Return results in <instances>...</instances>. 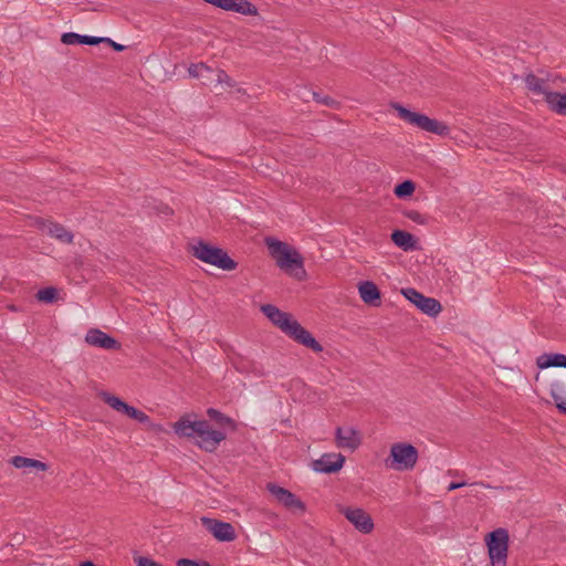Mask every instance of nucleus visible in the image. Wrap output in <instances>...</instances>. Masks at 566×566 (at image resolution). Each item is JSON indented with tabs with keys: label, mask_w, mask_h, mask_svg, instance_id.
Returning a JSON list of instances; mask_svg holds the SVG:
<instances>
[{
	"label": "nucleus",
	"mask_w": 566,
	"mask_h": 566,
	"mask_svg": "<svg viewBox=\"0 0 566 566\" xmlns=\"http://www.w3.org/2000/svg\"><path fill=\"white\" fill-rule=\"evenodd\" d=\"M172 428L181 438H193L196 444L206 452L216 451L220 442L226 439V433L212 429L207 420H191L190 415L180 417Z\"/></svg>",
	"instance_id": "f257e3e1"
},
{
	"label": "nucleus",
	"mask_w": 566,
	"mask_h": 566,
	"mask_svg": "<svg viewBox=\"0 0 566 566\" xmlns=\"http://www.w3.org/2000/svg\"><path fill=\"white\" fill-rule=\"evenodd\" d=\"M264 242L270 255L275 260L276 265L281 270L297 280H302L305 276L304 259L296 249L272 237L265 238Z\"/></svg>",
	"instance_id": "f03ea898"
},
{
	"label": "nucleus",
	"mask_w": 566,
	"mask_h": 566,
	"mask_svg": "<svg viewBox=\"0 0 566 566\" xmlns=\"http://www.w3.org/2000/svg\"><path fill=\"white\" fill-rule=\"evenodd\" d=\"M192 254L200 261L214 265L224 271H232L237 268V262L221 248L212 247L200 240L192 247Z\"/></svg>",
	"instance_id": "7ed1b4c3"
},
{
	"label": "nucleus",
	"mask_w": 566,
	"mask_h": 566,
	"mask_svg": "<svg viewBox=\"0 0 566 566\" xmlns=\"http://www.w3.org/2000/svg\"><path fill=\"white\" fill-rule=\"evenodd\" d=\"M510 535L505 528H496L485 536L491 566H506Z\"/></svg>",
	"instance_id": "20e7f679"
},
{
	"label": "nucleus",
	"mask_w": 566,
	"mask_h": 566,
	"mask_svg": "<svg viewBox=\"0 0 566 566\" xmlns=\"http://www.w3.org/2000/svg\"><path fill=\"white\" fill-rule=\"evenodd\" d=\"M418 461V450L410 443L398 442L390 447L387 467L397 471L412 470Z\"/></svg>",
	"instance_id": "39448f33"
},
{
	"label": "nucleus",
	"mask_w": 566,
	"mask_h": 566,
	"mask_svg": "<svg viewBox=\"0 0 566 566\" xmlns=\"http://www.w3.org/2000/svg\"><path fill=\"white\" fill-rule=\"evenodd\" d=\"M402 295L415 304L422 313L429 316H437L441 311L442 306L440 302L432 297H427L422 293L418 292L412 287L401 290Z\"/></svg>",
	"instance_id": "423d86ee"
},
{
	"label": "nucleus",
	"mask_w": 566,
	"mask_h": 566,
	"mask_svg": "<svg viewBox=\"0 0 566 566\" xmlns=\"http://www.w3.org/2000/svg\"><path fill=\"white\" fill-rule=\"evenodd\" d=\"M266 490L282 504L285 509L293 513L303 514L305 512V504L295 494L290 492L275 483H268Z\"/></svg>",
	"instance_id": "0eeeda50"
},
{
	"label": "nucleus",
	"mask_w": 566,
	"mask_h": 566,
	"mask_svg": "<svg viewBox=\"0 0 566 566\" xmlns=\"http://www.w3.org/2000/svg\"><path fill=\"white\" fill-rule=\"evenodd\" d=\"M338 512L349 521L357 531L363 534H369L374 530L371 516L360 507L338 506Z\"/></svg>",
	"instance_id": "6e6552de"
},
{
	"label": "nucleus",
	"mask_w": 566,
	"mask_h": 566,
	"mask_svg": "<svg viewBox=\"0 0 566 566\" xmlns=\"http://www.w3.org/2000/svg\"><path fill=\"white\" fill-rule=\"evenodd\" d=\"M201 524L220 542H232L237 537L235 530L230 523L203 516Z\"/></svg>",
	"instance_id": "1a4fd4ad"
},
{
	"label": "nucleus",
	"mask_w": 566,
	"mask_h": 566,
	"mask_svg": "<svg viewBox=\"0 0 566 566\" xmlns=\"http://www.w3.org/2000/svg\"><path fill=\"white\" fill-rule=\"evenodd\" d=\"M285 334L298 344L311 348L314 353L323 352V346L296 319L292 322Z\"/></svg>",
	"instance_id": "9d476101"
},
{
	"label": "nucleus",
	"mask_w": 566,
	"mask_h": 566,
	"mask_svg": "<svg viewBox=\"0 0 566 566\" xmlns=\"http://www.w3.org/2000/svg\"><path fill=\"white\" fill-rule=\"evenodd\" d=\"M226 11H233L243 15H256L258 8L248 0H203Z\"/></svg>",
	"instance_id": "9b49d317"
},
{
	"label": "nucleus",
	"mask_w": 566,
	"mask_h": 566,
	"mask_svg": "<svg viewBox=\"0 0 566 566\" xmlns=\"http://www.w3.org/2000/svg\"><path fill=\"white\" fill-rule=\"evenodd\" d=\"M85 342L91 346L107 350H119L122 347L118 340L98 328L88 329L85 335Z\"/></svg>",
	"instance_id": "f8f14e48"
},
{
	"label": "nucleus",
	"mask_w": 566,
	"mask_h": 566,
	"mask_svg": "<svg viewBox=\"0 0 566 566\" xmlns=\"http://www.w3.org/2000/svg\"><path fill=\"white\" fill-rule=\"evenodd\" d=\"M344 462L345 457L340 453H325L313 461L312 467L316 472L335 473L343 468Z\"/></svg>",
	"instance_id": "ddd939ff"
},
{
	"label": "nucleus",
	"mask_w": 566,
	"mask_h": 566,
	"mask_svg": "<svg viewBox=\"0 0 566 566\" xmlns=\"http://www.w3.org/2000/svg\"><path fill=\"white\" fill-rule=\"evenodd\" d=\"M335 440L338 448L348 449L352 451L356 450L361 443L359 432L352 427L345 429L337 427L335 432Z\"/></svg>",
	"instance_id": "4468645a"
},
{
	"label": "nucleus",
	"mask_w": 566,
	"mask_h": 566,
	"mask_svg": "<svg viewBox=\"0 0 566 566\" xmlns=\"http://www.w3.org/2000/svg\"><path fill=\"white\" fill-rule=\"evenodd\" d=\"M261 312L283 333L291 327L294 321L289 313L282 312L280 308L272 304H264L261 306Z\"/></svg>",
	"instance_id": "2eb2a0df"
},
{
	"label": "nucleus",
	"mask_w": 566,
	"mask_h": 566,
	"mask_svg": "<svg viewBox=\"0 0 566 566\" xmlns=\"http://www.w3.org/2000/svg\"><path fill=\"white\" fill-rule=\"evenodd\" d=\"M40 229L46 232L50 237L59 240L62 243H72L73 234L69 231L63 224L53 222V221H44L42 220L40 223Z\"/></svg>",
	"instance_id": "dca6fc26"
},
{
	"label": "nucleus",
	"mask_w": 566,
	"mask_h": 566,
	"mask_svg": "<svg viewBox=\"0 0 566 566\" xmlns=\"http://www.w3.org/2000/svg\"><path fill=\"white\" fill-rule=\"evenodd\" d=\"M358 292L364 303L378 306L380 304V291L374 282L363 281L358 284Z\"/></svg>",
	"instance_id": "f3484780"
},
{
	"label": "nucleus",
	"mask_w": 566,
	"mask_h": 566,
	"mask_svg": "<svg viewBox=\"0 0 566 566\" xmlns=\"http://www.w3.org/2000/svg\"><path fill=\"white\" fill-rule=\"evenodd\" d=\"M551 395L556 408L566 415V375L552 384Z\"/></svg>",
	"instance_id": "a211bd4d"
},
{
	"label": "nucleus",
	"mask_w": 566,
	"mask_h": 566,
	"mask_svg": "<svg viewBox=\"0 0 566 566\" xmlns=\"http://www.w3.org/2000/svg\"><path fill=\"white\" fill-rule=\"evenodd\" d=\"M418 128L439 136H447L450 133V128L448 125L437 119L430 118L424 114H422L420 125Z\"/></svg>",
	"instance_id": "6ab92c4d"
},
{
	"label": "nucleus",
	"mask_w": 566,
	"mask_h": 566,
	"mask_svg": "<svg viewBox=\"0 0 566 566\" xmlns=\"http://www.w3.org/2000/svg\"><path fill=\"white\" fill-rule=\"evenodd\" d=\"M61 41L67 45L74 44H86V45H97L102 43L101 38L90 36V35H81L74 32L63 33L61 36Z\"/></svg>",
	"instance_id": "aec40b11"
},
{
	"label": "nucleus",
	"mask_w": 566,
	"mask_h": 566,
	"mask_svg": "<svg viewBox=\"0 0 566 566\" xmlns=\"http://www.w3.org/2000/svg\"><path fill=\"white\" fill-rule=\"evenodd\" d=\"M536 365L539 369H546L549 367H566V355L543 354L537 357Z\"/></svg>",
	"instance_id": "412c9836"
},
{
	"label": "nucleus",
	"mask_w": 566,
	"mask_h": 566,
	"mask_svg": "<svg viewBox=\"0 0 566 566\" xmlns=\"http://www.w3.org/2000/svg\"><path fill=\"white\" fill-rule=\"evenodd\" d=\"M10 463L17 469H35L38 471H48L49 465L40 460L30 459L21 455L11 458Z\"/></svg>",
	"instance_id": "4be33fe9"
},
{
	"label": "nucleus",
	"mask_w": 566,
	"mask_h": 566,
	"mask_svg": "<svg viewBox=\"0 0 566 566\" xmlns=\"http://www.w3.org/2000/svg\"><path fill=\"white\" fill-rule=\"evenodd\" d=\"M545 102L554 113L566 116V93H547Z\"/></svg>",
	"instance_id": "5701e85b"
},
{
	"label": "nucleus",
	"mask_w": 566,
	"mask_h": 566,
	"mask_svg": "<svg viewBox=\"0 0 566 566\" xmlns=\"http://www.w3.org/2000/svg\"><path fill=\"white\" fill-rule=\"evenodd\" d=\"M392 242L405 251L416 249V241L411 233L403 230H395L391 233Z\"/></svg>",
	"instance_id": "b1692460"
},
{
	"label": "nucleus",
	"mask_w": 566,
	"mask_h": 566,
	"mask_svg": "<svg viewBox=\"0 0 566 566\" xmlns=\"http://www.w3.org/2000/svg\"><path fill=\"white\" fill-rule=\"evenodd\" d=\"M234 367L240 373H252L258 377L265 375L261 365H258L256 363L243 357H240L237 361H234Z\"/></svg>",
	"instance_id": "393cba45"
},
{
	"label": "nucleus",
	"mask_w": 566,
	"mask_h": 566,
	"mask_svg": "<svg viewBox=\"0 0 566 566\" xmlns=\"http://www.w3.org/2000/svg\"><path fill=\"white\" fill-rule=\"evenodd\" d=\"M392 108H395L397 111L398 116L402 120L407 122L408 124H410L412 126L419 127L422 114L411 112L398 103L392 104Z\"/></svg>",
	"instance_id": "a878e982"
},
{
	"label": "nucleus",
	"mask_w": 566,
	"mask_h": 566,
	"mask_svg": "<svg viewBox=\"0 0 566 566\" xmlns=\"http://www.w3.org/2000/svg\"><path fill=\"white\" fill-rule=\"evenodd\" d=\"M525 84L527 88L536 94H543L546 97L547 93H551L546 90V82L543 78L537 77L533 73H530L525 77Z\"/></svg>",
	"instance_id": "bb28decb"
},
{
	"label": "nucleus",
	"mask_w": 566,
	"mask_h": 566,
	"mask_svg": "<svg viewBox=\"0 0 566 566\" xmlns=\"http://www.w3.org/2000/svg\"><path fill=\"white\" fill-rule=\"evenodd\" d=\"M207 416L209 417L210 420L214 421L221 428H224V427L234 428L235 427L233 419L223 415L222 412H220L219 410H217L214 408H209L207 410Z\"/></svg>",
	"instance_id": "cd10ccee"
},
{
	"label": "nucleus",
	"mask_w": 566,
	"mask_h": 566,
	"mask_svg": "<svg viewBox=\"0 0 566 566\" xmlns=\"http://www.w3.org/2000/svg\"><path fill=\"white\" fill-rule=\"evenodd\" d=\"M415 189H416V185L413 181L411 180H405L400 184H398L395 189H394V193L398 197V198H406V197H409L411 196L413 192H415Z\"/></svg>",
	"instance_id": "c85d7f7f"
},
{
	"label": "nucleus",
	"mask_w": 566,
	"mask_h": 566,
	"mask_svg": "<svg viewBox=\"0 0 566 566\" xmlns=\"http://www.w3.org/2000/svg\"><path fill=\"white\" fill-rule=\"evenodd\" d=\"M103 400L111 408H113L114 410H116L118 412H124L126 405H127L125 401H123L118 397L107 394V392H103Z\"/></svg>",
	"instance_id": "c756f323"
},
{
	"label": "nucleus",
	"mask_w": 566,
	"mask_h": 566,
	"mask_svg": "<svg viewBox=\"0 0 566 566\" xmlns=\"http://www.w3.org/2000/svg\"><path fill=\"white\" fill-rule=\"evenodd\" d=\"M126 416H128L132 419L137 420L140 423H148L150 422V418L148 415H146L144 411L136 409L133 406L126 405V408L124 412Z\"/></svg>",
	"instance_id": "7c9ffc66"
},
{
	"label": "nucleus",
	"mask_w": 566,
	"mask_h": 566,
	"mask_svg": "<svg viewBox=\"0 0 566 566\" xmlns=\"http://www.w3.org/2000/svg\"><path fill=\"white\" fill-rule=\"evenodd\" d=\"M57 292L54 287H44L38 291L36 298L41 302L53 303L56 301Z\"/></svg>",
	"instance_id": "2f4dec72"
},
{
	"label": "nucleus",
	"mask_w": 566,
	"mask_h": 566,
	"mask_svg": "<svg viewBox=\"0 0 566 566\" xmlns=\"http://www.w3.org/2000/svg\"><path fill=\"white\" fill-rule=\"evenodd\" d=\"M189 75L199 78L205 76V73H213V69L205 63L191 64L188 69Z\"/></svg>",
	"instance_id": "473e14b6"
},
{
	"label": "nucleus",
	"mask_w": 566,
	"mask_h": 566,
	"mask_svg": "<svg viewBox=\"0 0 566 566\" xmlns=\"http://www.w3.org/2000/svg\"><path fill=\"white\" fill-rule=\"evenodd\" d=\"M402 214L418 224H426L428 222V217L417 210H403Z\"/></svg>",
	"instance_id": "72a5a7b5"
},
{
	"label": "nucleus",
	"mask_w": 566,
	"mask_h": 566,
	"mask_svg": "<svg viewBox=\"0 0 566 566\" xmlns=\"http://www.w3.org/2000/svg\"><path fill=\"white\" fill-rule=\"evenodd\" d=\"M216 83L217 84L224 83L229 87H234L235 86V82L223 70H217V72H216Z\"/></svg>",
	"instance_id": "f704fd0d"
},
{
	"label": "nucleus",
	"mask_w": 566,
	"mask_h": 566,
	"mask_svg": "<svg viewBox=\"0 0 566 566\" xmlns=\"http://www.w3.org/2000/svg\"><path fill=\"white\" fill-rule=\"evenodd\" d=\"M177 566H211L208 562H197L189 558H180L177 560Z\"/></svg>",
	"instance_id": "c9c22d12"
},
{
	"label": "nucleus",
	"mask_w": 566,
	"mask_h": 566,
	"mask_svg": "<svg viewBox=\"0 0 566 566\" xmlns=\"http://www.w3.org/2000/svg\"><path fill=\"white\" fill-rule=\"evenodd\" d=\"M135 562L137 563V566H161L159 563L144 556L135 558Z\"/></svg>",
	"instance_id": "e433bc0d"
},
{
	"label": "nucleus",
	"mask_w": 566,
	"mask_h": 566,
	"mask_svg": "<svg viewBox=\"0 0 566 566\" xmlns=\"http://www.w3.org/2000/svg\"><path fill=\"white\" fill-rule=\"evenodd\" d=\"M312 95L315 101H317L318 103H322L324 105L331 106L335 103V101L329 96L321 97L319 94L315 93V92H313Z\"/></svg>",
	"instance_id": "4c0bfd02"
},
{
	"label": "nucleus",
	"mask_w": 566,
	"mask_h": 566,
	"mask_svg": "<svg viewBox=\"0 0 566 566\" xmlns=\"http://www.w3.org/2000/svg\"><path fill=\"white\" fill-rule=\"evenodd\" d=\"M101 40H102V43H106V44L111 45L116 52H122L125 49L124 45L114 42L109 38H101Z\"/></svg>",
	"instance_id": "58836bf2"
},
{
	"label": "nucleus",
	"mask_w": 566,
	"mask_h": 566,
	"mask_svg": "<svg viewBox=\"0 0 566 566\" xmlns=\"http://www.w3.org/2000/svg\"><path fill=\"white\" fill-rule=\"evenodd\" d=\"M216 72L217 70H213V73H205V76H200L199 78H202L203 84L210 85L216 83Z\"/></svg>",
	"instance_id": "ea45409f"
},
{
	"label": "nucleus",
	"mask_w": 566,
	"mask_h": 566,
	"mask_svg": "<svg viewBox=\"0 0 566 566\" xmlns=\"http://www.w3.org/2000/svg\"><path fill=\"white\" fill-rule=\"evenodd\" d=\"M464 485H468V483L467 482H451L448 486V490L453 491V490L460 489Z\"/></svg>",
	"instance_id": "a19ab883"
},
{
	"label": "nucleus",
	"mask_w": 566,
	"mask_h": 566,
	"mask_svg": "<svg viewBox=\"0 0 566 566\" xmlns=\"http://www.w3.org/2000/svg\"><path fill=\"white\" fill-rule=\"evenodd\" d=\"M12 541L17 545H21L23 543V541H24V535L17 533V534L13 535Z\"/></svg>",
	"instance_id": "79ce46f5"
},
{
	"label": "nucleus",
	"mask_w": 566,
	"mask_h": 566,
	"mask_svg": "<svg viewBox=\"0 0 566 566\" xmlns=\"http://www.w3.org/2000/svg\"><path fill=\"white\" fill-rule=\"evenodd\" d=\"M471 488H478V486H482V488H491L489 484H484L483 482H474L472 484H470Z\"/></svg>",
	"instance_id": "37998d69"
},
{
	"label": "nucleus",
	"mask_w": 566,
	"mask_h": 566,
	"mask_svg": "<svg viewBox=\"0 0 566 566\" xmlns=\"http://www.w3.org/2000/svg\"><path fill=\"white\" fill-rule=\"evenodd\" d=\"M80 566H95V564L91 560H85L80 564Z\"/></svg>",
	"instance_id": "c03bdc74"
},
{
	"label": "nucleus",
	"mask_w": 566,
	"mask_h": 566,
	"mask_svg": "<svg viewBox=\"0 0 566 566\" xmlns=\"http://www.w3.org/2000/svg\"><path fill=\"white\" fill-rule=\"evenodd\" d=\"M539 380H542V377H541V374H539V373H537V374L535 375V381H536V382H538Z\"/></svg>",
	"instance_id": "a18cd8bd"
}]
</instances>
